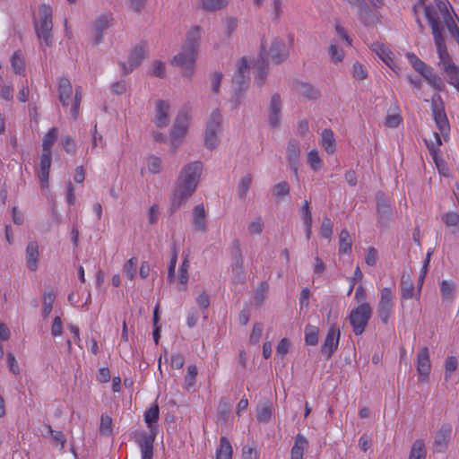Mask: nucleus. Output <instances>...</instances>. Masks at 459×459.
I'll list each match as a JSON object with an SVG mask.
<instances>
[{
	"mask_svg": "<svg viewBox=\"0 0 459 459\" xmlns=\"http://www.w3.org/2000/svg\"><path fill=\"white\" fill-rule=\"evenodd\" d=\"M204 175V164L195 160L179 172L174 190V210L184 205L196 191Z\"/></svg>",
	"mask_w": 459,
	"mask_h": 459,
	"instance_id": "nucleus-1",
	"label": "nucleus"
},
{
	"mask_svg": "<svg viewBox=\"0 0 459 459\" xmlns=\"http://www.w3.org/2000/svg\"><path fill=\"white\" fill-rule=\"evenodd\" d=\"M200 30L197 26L192 27L186 34V39L180 52L174 56V65L179 66L184 76L187 78H190L194 74L201 38Z\"/></svg>",
	"mask_w": 459,
	"mask_h": 459,
	"instance_id": "nucleus-2",
	"label": "nucleus"
},
{
	"mask_svg": "<svg viewBox=\"0 0 459 459\" xmlns=\"http://www.w3.org/2000/svg\"><path fill=\"white\" fill-rule=\"evenodd\" d=\"M159 406L152 404L144 412V421L150 431L140 430L134 433L135 442L139 445L142 453V459H152L153 442L157 434L156 422L159 420Z\"/></svg>",
	"mask_w": 459,
	"mask_h": 459,
	"instance_id": "nucleus-3",
	"label": "nucleus"
},
{
	"mask_svg": "<svg viewBox=\"0 0 459 459\" xmlns=\"http://www.w3.org/2000/svg\"><path fill=\"white\" fill-rule=\"evenodd\" d=\"M222 129V114L215 108L210 114L204 131V145L209 150L217 148L221 143L220 134Z\"/></svg>",
	"mask_w": 459,
	"mask_h": 459,
	"instance_id": "nucleus-4",
	"label": "nucleus"
},
{
	"mask_svg": "<svg viewBox=\"0 0 459 459\" xmlns=\"http://www.w3.org/2000/svg\"><path fill=\"white\" fill-rule=\"evenodd\" d=\"M419 4L423 6L425 16L431 26L437 49L446 47L442 35L443 20L437 5V0H435V4H425L424 0H419Z\"/></svg>",
	"mask_w": 459,
	"mask_h": 459,
	"instance_id": "nucleus-5",
	"label": "nucleus"
},
{
	"mask_svg": "<svg viewBox=\"0 0 459 459\" xmlns=\"http://www.w3.org/2000/svg\"><path fill=\"white\" fill-rule=\"evenodd\" d=\"M39 24L35 23L37 36L42 39L46 46L50 47L53 43L52 36V10L49 5L42 4L39 7Z\"/></svg>",
	"mask_w": 459,
	"mask_h": 459,
	"instance_id": "nucleus-6",
	"label": "nucleus"
},
{
	"mask_svg": "<svg viewBox=\"0 0 459 459\" xmlns=\"http://www.w3.org/2000/svg\"><path fill=\"white\" fill-rule=\"evenodd\" d=\"M192 121V109L188 105L180 108L174 119V145L180 143L186 136Z\"/></svg>",
	"mask_w": 459,
	"mask_h": 459,
	"instance_id": "nucleus-7",
	"label": "nucleus"
},
{
	"mask_svg": "<svg viewBox=\"0 0 459 459\" xmlns=\"http://www.w3.org/2000/svg\"><path fill=\"white\" fill-rule=\"evenodd\" d=\"M266 48V42L263 41L261 44L260 58L264 56V60H266V58L270 57L275 64H280L289 56V49L282 39L273 38L270 42L268 50Z\"/></svg>",
	"mask_w": 459,
	"mask_h": 459,
	"instance_id": "nucleus-8",
	"label": "nucleus"
},
{
	"mask_svg": "<svg viewBox=\"0 0 459 459\" xmlns=\"http://www.w3.org/2000/svg\"><path fill=\"white\" fill-rule=\"evenodd\" d=\"M394 291L391 287L380 290L377 314L383 324H388L394 312Z\"/></svg>",
	"mask_w": 459,
	"mask_h": 459,
	"instance_id": "nucleus-9",
	"label": "nucleus"
},
{
	"mask_svg": "<svg viewBox=\"0 0 459 459\" xmlns=\"http://www.w3.org/2000/svg\"><path fill=\"white\" fill-rule=\"evenodd\" d=\"M371 315L372 308L369 304L357 306L351 309L348 319L356 335H360L365 331Z\"/></svg>",
	"mask_w": 459,
	"mask_h": 459,
	"instance_id": "nucleus-10",
	"label": "nucleus"
},
{
	"mask_svg": "<svg viewBox=\"0 0 459 459\" xmlns=\"http://www.w3.org/2000/svg\"><path fill=\"white\" fill-rule=\"evenodd\" d=\"M437 50L439 57V65L446 73L448 82L459 91V66L452 63L446 47L439 48Z\"/></svg>",
	"mask_w": 459,
	"mask_h": 459,
	"instance_id": "nucleus-11",
	"label": "nucleus"
},
{
	"mask_svg": "<svg viewBox=\"0 0 459 459\" xmlns=\"http://www.w3.org/2000/svg\"><path fill=\"white\" fill-rule=\"evenodd\" d=\"M249 64L246 57H242L237 64V69L233 76V83L238 91L236 96V105L240 103V92L247 89L249 82Z\"/></svg>",
	"mask_w": 459,
	"mask_h": 459,
	"instance_id": "nucleus-12",
	"label": "nucleus"
},
{
	"mask_svg": "<svg viewBox=\"0 0 459 459\" xmlns=\"http://www.w3.org/2000/svg\"><path fill=\"white\" fill-rule=\"evenodd\" d=\"M431 108L436 126L446 140L448 136L450 126L439 96L437 99L434 98L432 100Z\"/></svg>",
	"mask_w": 459,
	"mask_h": 459,
	"instance_id": "nucleus-13",
	"label": "nucleus"
},
{
	"mask_svg": "<svg viewBox=\"0 0 459 459\" xmlns=\"http://www.w3.org/2000/svg\"><path fill=\"white\" fill-rule=\"evenodd\" d=\"M148 51L147 42L143 40L135 46L130 53L127 66L125 63H121V67L125 74H130L134 68L139 66L143 60L146 57Z\"/></svg>",
	"mask_w": 459,
	"mask_h": 459,
	"instance_id": "nucleus-14",
	"label": "nucleus"
},
{
	"mask_svg": "<svg viewBox=\"0 0 459 459\" xmlns=\"http://www.w3.org/2000/svg\"><path fill=\"white\" fill-rule=\"evenodd\" d=\"M416 368L418 372V380L420 383H426L429 380L431 362L429 351L427 347H422L417 353Z\"/></svg>",
	"mask_w": 459,
	"mask_h": 459,
	"instance_id": "nucleus-15",
	"label": "nucleus"
},
{
	"mask_svg": "<svg viewBox=\"0 0 459 459\" xmlns=\"http://www.w3.org/2000/svg\"><path fill=\"white\" fill-rule=\"evenodd\" d=\"M433 136L435 141H426V143L437 170L440 174L446 176L448 174V168L441 157L438 150V147L442 144V139L438 133H433Z\"/></svg>",
	"mask_w": 459,
	"mask_h": 459,
	"instance_id": "nucleus-16",
	"label": "nucleus"
},
{
	"mask_svg": "<svg viewBox=\"0 0 459 459\" xmlns=\"http://www.w3.org/2000/svg\"><path fill=\"white\" fill-rule=\"evenodd\" d=\"M282 101L279 94H273L268 108V124L272 128H278L281 122Z\"/></svg>",
	"mask_w": 459,
	"mask_h": 459,
	"instance_id": "nucleus-17",
	"label": "nucleus"
},
{
	"mask_svg": "<svg viewBox=\"0 0 459 459\" xmlns=\"http://www.w3.org/2000/svg\"><path fill=\"white\" fill-rule=\"evenodd\" d=\"M300 157V144L297 140H290L287 146V160L290 170L294 173L296 180H299V166Z\"/></svg>",
	"mask_w": 459,
	"mask_h": 459,
	"instance_id": "nucleus-18",
	"label": "nucleus"
},
{
	"mask_svg": "<svg viewBox=\"0 0 459 459\" xmlns=\"http://www.w3.org/2000/svg\"><path fill=\"white\" fill-rule=\"evenodd\" d=\"M340 336V330L334 325H332L327 332L322 346V353L330 358L338 348Z\"/></svg>",
	"mask_w": 459,
	"mask_h": 459,
	"instance_id": "nucleus-19",
	"label": "nucleus"
},
{
	"mask_svg": "<svg viewBox=\"0 0 459 459\" xmlns=\"http://www.w3.org/2000/svg\"><path fill=\"white\" fill-rule=\"evenodd\" d=\"M452 431L453 428L449 423L443 424L440 427L434 440V449L436 452L443 453L446 451L452 436Z\"/></svg>",
	"mask_w": 459,
	"mask_h": 459,
	"instance_id": "nucleus-20",
	"label": "nucleus"
},
{
	"mask_svg": "<svg viewBox=\"0 0 459 459\" xmlns=\"http://www.w3.org/2000/svg\"><path fill=\"white\" fill-rule=\"evenodd\" d=\"M437 5L442 17L443 23L447 27L450 34L454 38L459 35V28L449 13V3L446 0H437Z\"/></svg>",
	"mask_w": 459,
	"mask_h": 459,
	"instance_id": "nucleus-21",
	"label": "nucleus"
},
{
	"mask_svg": "<svg viewBox=\"0 0 459 459\" xmlns=\"http://www.w3.org/2000/svg\"><path fill=\"white\" fill-rule=\"evenodd\" d=\"M371 49L394 72H398V66L395 61L394 60L393 53L386 46L379 42H375L371 45Z\"/></svg>",
	"mask_w": 459,
	"mask_h": 459,
	"instance_id": "nucleus-22",
	"label": "nucleus"
},
{
	"mask_svg": "<svg viewBox=\"0 0 459 459\" xmlns=\"http://www.w3.org/2000/svg\"><path fill=\"white\" fill-rule=\"evenodd\" d=\"M170 105L164 100H158L156 102V115L154 123L158 127H165L169 124V112Z\"/></svg>",
	"mask_w": 459,
	"mask_h": 459,
	"instance_id": "nucleus-23",
	"label": "nucleus"
},
{
	"mask_svg": "<svg viewBox=\"0 0 459 459\" xmlns=\"http://www.w3.org/2000/svg\"><path fill=\"white\" fill-rule=\"evenodd\" d=\"M51 155L52 152L48 153L42 152L40 156L38 177L42 186H47L48 184L49 170L51 167Z\"/></svg>",
	"mask_w": 459,
	"mask_h": 459,
	"instance_id": "nucleus-24",
	"label": "nucleus"
},
{
	"mask_svg": "<svg viewBox=\"0 0 459 459\" xmlns=\"http://www.w3.org/2000/svg\"><path fill=\"white\" fill-rule=\"evenodd\" d=\"M110 26L108 15L100 16L93 24V43L99 45L102 41L103 32Z\"/></svg>",
	"mask_w": 459,
	"mask_h": 459,
	"instance_id": "nucleus-25",
	"label": "nucleus"
},
{
	"mask_svg": "<svg viewBox=\"0 0 459 459\" xmlns=\"http://www.w3.org/2000/svg\"><path fill=\"white\" fill-rule=\"evenodd\" d=\"M308 447V440L302 434H298L290 450V459H303L304 452Z\"/></svg>",
	"mask_w": 459,
	"mask_h": 459,
	"instance_id": "nucleus-26",
	"label": "nucleus"
},
{
	"mask_svg": "<svg viewBox=\"0 0 459 459\" xmlns=\"http://www.w3.org/2000/svg\"><path fill=\"white\" fill-rule=\"evenodd\" d=\"M39 246L36 241L30 242L26 247V261L28 268L35 272L38 269Z\"/></svg>",
	"mask_w": 459,
	"mask_h": 459,
	"instance_id": "nucleus-27",
	"label": "nucleus"
},
{
	"mask_svg": "<svg viewBox=\"0 0 459 459\" xmlns=\"http://www.w3.org/2000/svg\"><path fill=\"white\" fill-rule=\"evenodd\" d=\"M73 93L72 84L69 79L62 77L58 83V98L64 107L69 105V100Z\"/></svg>",
	"mask_w": 459,
	"mask_h": 459,
	"instance_id": "nucleus-28",
	"label": "nucleus"
},
{
	"mask_svg": "<svg viewBox=\"0 0 459 459\" xmlns=\"http://www.w3.org/2000/svg\"><path fill=\"white\" fill-rule=\"evenodd\" d=\"M321 146L329 155L336 151V142L333 132L331 129H324L321 133Z\"/></svg>",
	"mask_w": 459,
	"mask_h": 459,
	"instance_id": "nucleus-29",
	"label": "nucleus"
},
{
	"mask_svg": "<svg viewBox=\"0 0 459 459\" xmlns=\"http://www.w3.org/2000/svg\"><path fill=\"white\" fill-rule=\"evenodd\" d=\"M193 224L197 230H205L206 212L204 204H197L195 206L193 212Z\"/></svg>",
	"mask_w": 459,
	"mask_h": 459,
	"instance_id": "nucleus-30",
	"label": "nucleus"
},
{
	"mask_svg": "<svg viewBox=\"0 0 459 459\" xmlns=\"http://www.w3.org/2000/svg\"><path fill=\"white\" fill-rule=\"evenodd\" d=\"M359 13L361 21L367 25L374 24L379 19V13L372 11L366 3H361Z\"/></svg>",
	"mask_w": 459,
	"mask_h": 459,
	"instance_id": "nucleus-31",
	"label": "nucleus"
},
{
	"mask_svg": "<svg viewBox=\"0 0 459 459\" xmlns=\"http://www.w3.org/2000/svg\"><path fill=\"white\" fill-rule=\"evenodd\" d=\"M455 282L452 280H443L440 282V294L444 302H452L455 293Z\"/></svg>",
	"mask_w": 459,
	"mask_h": 459,
	"instance_id": "nucleus-32",
	"label": "nucleus"
},
{
	"mask_svg": "<svg viewBox=\"0 0 459 459\" xmlns=\"http://www.w3.org/2000/svg\"><path fill=\"white\" fill-rule=\"evenodd\" d=\"M253 67L256 69L255 83L258 87H262L266 79L267 61L264 60V56H262V58H259L255 64H253Z\"/></svg>",
	"mask_w": 459,
	"mask_h": 459,
	"instance_id": "nucleus-33",
	"label": "nucleus"
},
{
	"mask_svg": "<svg viewBox=\"0 0 459 459\" xmlns=\"http://www.w3.org/2000/svg\"><path fill=\"white\" fill-rule=\"evenodd\" d=\"M297 91L303 97L309 100H316L320 96L319 90L307 82L298 83Z\"/></svg>",
	"mask_w": 459,
	"mask_h": 459,
	"instance_id": "nucleus-34",
	"label": "nucleus"
},
{
	"mask_svg": "<svg viewBox=\"0 0 459 459\" xmlns=\"http://www.w3.org/2000/svg\"><path fill=\"white\" fill-rule=\"evenodd\" d=\"M232 447L230 441L222 437L220 439V446L216 450V459H231Z\"/></svg>",
	"mask_w": 459,
	"mask_h": 459,
	"instance_id": "nucleus-35",
	"label": "nucleus"
},
{
	"mask_svg": "<svg viewBox=\"0 0 459 459\" xmlns=\"http://www.w3.org/2000/svg\"><path fill=\"white\" fill-rule=\"evenodd\" d=\"M414 295V284L409 275H403L401 279V296L403 299H410Z\"/></svg>",
	"mask_w": 459,
	"mask_h": 459,
	"instance_id": "nucleus-36",
	"label": "nucleus"
},
{
	"mask_svg": "<svg viewBox=\"0 0 459 459\" xmlns=\"http://www.w3.org/2000/svg\"><path fill=\"white\" fill-rule=\"evenodd\" d=\"M56 299V294L51 290H46L43 295L42 316L48 318L53 308V303Z\"/></svg>",
	"mask_w": 459,
	"mask_h": 459,
	"instance_id": "nucleus-37",
	"label": "nucleus"
},
{
	"mask_svg": "<svg viewBox=\"0 0 459 459\" xmlns=\"http://www.w3.org/2000/svg\"><path fill=\"white\" fill-rule=\"evenodd\" d=\"M352 241L350 233L342 230L339 235V253L350 254L351 252Z\"/></svg>",
	"mask_w": 459,
	"mask_h": 459,
	"instance_id": "nucleus-38",
	"label": "nucleus"
},
{
	"mask_svg": "<svg viewBox=\"0 0 459 459\" xmlns=\"http://www.w3.org/2000/svg\"><path fill=\"white\" fill-rule=\"evenodd\" d=\"M57 134H58V132H57L56 127H52L51 129L48 130V132L45 134V136L43 138V143H42V152H48V153L51 152L52 146L57 139Z\"/></svg>",
	"mask_w": 459,
	"mask_h": 459,
	"instance_id": "nucleus-39",
	"label": "nucleus"
},
{
	"mask_svg": "<svg viewBox=\"0 0 459 459\" xmlns=\"http://www.w3.org/2000/svg\"><path fill=\"white\" fill-rule=\"evenodd\" d=\"M426 458V449L425 443L421 439H417L412 444L411 448L409 459H425Z\"/></svg>",
	"mask_w": 459,
	"mask_h": 459,
	"instance_id": "nucleus-40",
	"label": "nucleus"
},
{
	"mask_svg": "<svg viewBox=\"0 0 459 459\" xmlns=\"http://www.w3.org/2000/svg\"><path fill=\"white\" fill-rule=\"evenodd\" d=\"M253 178L250 174L243 176L238 185L237 191L239 199H246L249 187L252 184Z\"/></svg>",
	"mask_w": 459,
	"mask_h": 459,
	"instance_id": "nucleus-41",
	"label": "nucleus"
},
{
	"mask_svg": "<svg viewBox=\"0 0 459 459\" xmlns=\"http://www.w3.org/2000/svg\"><path fill=\"white\" fill-rule=\"evenodd\" d=\"M319 329L317 326L307 325L305 327V342L309 346H316L318 342Z\"/></svg>",
	"mask_w": 459,
	"mask_h": 459,
	"instance_id": "nucleus-42",
	"label": "nucleus"
},
{
	"mask_svg": "<svg viewBox=\"0 0 459 459\" xmlns=\"http://www.w3.org/2000/svg\"><path fill=\"white\" fill-rule=\"evenodd\" d=\"M196 376H197V368H196V366L195 365H189L187 367V372H186V375L184 377V383H183V387L186 390L190 391L191 389L194 388L195 384Z\"/></svg>",
	"mask_w": 459,
	"mask_h": 459,
	"instance_id": "nucleus-43",
	"label": "nucleus"
},
{
	"mask_svg": "<svg viewBox=\"0 0 459 459\" xmlns=\"http://www.w3.org/2000/svg\"><path fill=\"white\" fill-rule=\"evenodd\" d=\"M230 0H201L200 6L209 12L217 11L225 7Z\"/></svg>",
	"mask_w": 459,
	"mask_h": 459,
	"instance_id": "nucleus-44",
	"label": "nucleus"
},
{
	"mask_svg": "<svg viewBox=\"0 0 459 459\" xmlns=\"http://www.w3.org/2000/svg\"><path fill=\"white\" fill-rule=\"evenodd\" d=\"M406 56L412 67L422 76L430 69L415 54L408 53Z\"/></svg>",
	"mask_w": 459,
	"mask_h": 459,
	"instance_id": "nucleus-45",
	"label": "nucleus"
},
{
	"mask_svg": "<svg viewBox=\"0 0 459 459\" xmlns=\"http://www.w3.org/2000/svg\"><path fill=\"white\" fill-rule=\"evenodd\" d=\"M307 164L314 171H318L322 167V160L317 150L313 149L307 153Z\"/></svg>",
	"mask_w": 459,
	"mask_h": 459,
	"instance_id": "nucleus-46",
	"label": "nucleus"
},
{
	"mask_svg": "<svg viewBox=\"0 0 459 459\" xmlns=\"http://www.w3.org/2000/svg\"><path fill=\"white\" fill-rule=\"evenodd\" d=\"M329 54L331 60L333 63H340L344 59L345 53L342 48H340L335 41H332L329 47Z\"/></svg>",
	"mask_w": 459,
	"mask_h": 459,
	"instance_id": "nucleus-47",
	"label": "nucleus"
},
{
	"mask_svg": "<svg viewBox=\"0 0 459 459\" xmlns=\"http://www.w3.org/2000/svg\"><path fill=\"white\" fill-rule=\"evenodd\" d=\"M273 414V407L271 403H264L257 409V420L260 422H267Z\"/></svg>",
	"mask_w": 459,
	"mask_h": 459,
	"instance_id": "nucleus-48",
	"label": "nucleus"
},
{
	"mask_svg": "<svg viewBox=\"0 0 459 459\" xmlns=\"http://www.w3.org/2000/svg\"><path fill=\"white\" fill-rule=\"evenodd\" d=\"M264 227L262 217L258 216L251 221L247 225V230L251 235H260Z\"/></svg>",
	"mask_w": 459,
	"mask_h": 459,
	"instance_id": "nucleus-49",
	"label": "nucleus"
},
{
	"mask_svg": "<svg viewBox=\"0 0 459 459\" xmlns=\"http://www.w3.org/2000/svg\"><path fill=\"white\" fill-rule=\"evenodd\" d=\"M429 82V83L435 88L437 91H442L445 87L443 81L441 78L433 74L431 69L429 70L424 75H423Z\"/></svg>",
	"mask_w": 459,
	"mask_h": 459,
	"instance_id": "nucleus-50",
	"label": "nucleus"
},
{
	"mask_svg": "<svg viewBox=\"0 0 459 459\" xmlns=\"http://www.w3.org/2000/svg\"><path fill=\"white\" fill-rule=\"evenodd\" d=\"M100 432L104 436H109L112 434V419L107 414L101 415Z\"/></svg>",
	"mask_w": 459,
	"mask_h": 459,
	"instance_id": "nucleus-51",
	"label": "nucleus"
},
{
	"mask_svg": "<svg viewBox=\"0 0 459 459\" xmlns=\"http://www.w3.org/2000/svg\"><path fill=\"white\" fill-rule=\"evenodd\" d=\"M137 258H130L124 265V273L129 280H133L136 274L137 270Z\"/></svg>",
	"mask_w": 459,
	"mask_h": 459,
	"instance_id": "nucleus-52",
	"label": "nucleus"
},
{
	"mask_svg": "<svg viewBox=\"0 0 459 459\" xmlns=\"http://www.w3.org/2000/svg\"><path fill=\"white\" fill-rule=\"evenodd\" d=\"M458 366L457 359L455 356H449L445 362V380L447 381L451 374L455 371Z\"/></svg>",
	"mask_w": 459,
	"mask_h": 459,
	"instance_id": "nucleus-53",
	"label": "nucleus"
},
{
	"mask_svg": "<svg viewBox=\"0 0 459 459\" xmlns=\"http://www.w3.org/2000/svg\"><path fill=\"white\" fill-rule=\"evenodd\" d=\"M351 74L357 80H365L368 77V70L362 64L355 62L352 65Z\"/></svg>",
	"mask_w": 459,
	"mask_h": 459,
	"instance_id": "nucleus-54",
	"label": "nucleus"
},
{
	"mask_svg": "<svg viewBox=\"0 0 459 459\" xmlns=\"http://www.w3.org/2000/svg\"><path fill=\"white\" fill-rule=\"evenodd\" d=\"M442 221L449 228H456L459 223V213L446 212L442 216Z\"/></svg>",
	"mask_w": 459,
	"mask_h": 459,
	"instance_id": "nucleus-55",
	"label": "nucleus"
},
{
	"mask_svg": "<svg viewBox=\"0 0 459 459\" xmlns=\"http://www.w3.org/2000/svg\"><path fill=\"white\" fill-rule=\"evenodd\" d=\"M333 235V223L329 218H325L320 227V236L330 239Z\"/></svg>",
	"mask_w": 459,
	"mask_h": 459,
	"instance_id": "nucleus-56",
	"label": "nucleus"
},
{
	"mask_svg": "<svg viewBox=\"0 0 459 459\" xmlns=\"http://www.w3.org/2000/svg\"><path fill=\"white\" fill-rule=\"evenodd\" d=\"M47 429L48 433L51 436V438L61 446V449L64 448L65 444L66 442V437L62 431L54 430L50 425H47Z\"/></svg>",
	"mask_w": 459,
	"mask_h": 459,
	"instance_id": "nucleus-57",
	"label": "nucleus"
},
{
	"mask_svg": "<svg viewBox=\"0 0 459 459\" xmlns=\"http://www.w3.org/2000/svg\"><path fill=\"white\" fill-rule=\"evenodd\" d=\"M223 74L221 72H214L210 78L211 88L213 93L217 94L220 91V86L222 81Z\"/></svg>",
	"mask_w": 459,
	"mask_h": 459,
	"instance_id": "nucleus-58",
	"label": "nucleus"
},
{
	"mask_svg": "<svg viewBox=\"0 0 459 459\" xmlns=\"http://www.w3.org/2000/svg\"><path fill=\"white\" fill-rule=\"evenodd\" d=\"M270 13L273 20H278L282 13V1L272 0Z\"/></svg>",
	"mask_w": 459,
	"mask_h": 459,
	"instance_id": "nucleus-59",
	"label": "nucleus"
},
{
	"mask_svg": "<svg viewBox=\"0 0 459 459\" xmlns=\"http://www.w3.org/2000/svg\"><path fill=\"white\" fill-rule=\"evenodd\" d=\"M273 193L277 197H283L290 194L289 184L281 181L273 186Z\"/></svg>",
	"mask_w": 459,
	"mask_h": 459,
	"instance_id": "nucleus-60",
	"label": "nucleus"
},
{
	"mask_svg": "<svg viewBox=\"0 0 459 459\" xmlns=\"http://www.w3.org/2000/svg\"><path fill=\"white\" fill-rule=\"evenodd\" d=\"M62 146L64 148V150L69 153V154H74L75 152H76V143H75V141L70 137V136H65L62 139Z\"/></svg>",
	"mask_w": 459,
	"mask_h": 459,
	"instance_id": "nucleus-61",
	"label": "nucleus"
},
{
	"mask_svg": "<svg viewBox=\"0 0 459 459\" xmlns=\"http://www.w3.org/2000/svg\"><path fill=\"white\" fill-rule=\"evenodd\" d=\"M290 346V342L287 338L281 339L277 345V355L280 356L281 358H283L288 353Z\"/></svg>",
	"mask_w": 459,
	"mask_h": 459,
	"instance_id": "nucleus-62",
	"label": "nucleus"
},
{
	"mask_svg": "<svg viewBox=\"0 0 459 459\" xmlns=\"http://www.w3.org/2000/svg\"><path fill=\"white\" fill-rule=\"evenodd\" d=\"M160 164H161V160L160 158H158L156 156L149 157L147 165H148V169L150 170V172H152L153 174L159 173L160 169Z\"/></svg>",
	"mask_w": 459,
	"mask_h": 459,
	"instance_id": "nucleus-63",
	"label": "nucleus"
},
{
	"mask_svg": "<svg viewBox=\"0 0 459 459\" xmlns=\"http://www.w3.org/2000/svg\"><path fill=\"white\" fill-rule=\"evenodd\" d=\"M12 66L15 72V74H20L22 71H24V62L22 58H21L17 53H14L12 56Z\"/></svg>",
	"mask_w": 459,
	"mask_h": 459,
	"instance_id": "nucleus-64",
	"label": "nucleus"
}]
</instances>
